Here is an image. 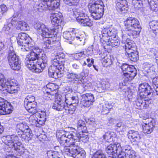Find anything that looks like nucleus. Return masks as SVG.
<instances>
[{"mask_svg": "<svg viewBox=\"0 0 158 158\" xmlns=\"http://www.w3.org/2000/svg\"><path fill=\"white\" fill-rule=\"evenodd\" d=\"M56 137L60 145L63 146L65 143L69 148L66 149L69 155L74 158H85L86 153L85 151L79 147L80 139L83 137V134L76 131H69L66 129L57 131Z\"/></svg>", "mask_w": 158, "mask_h": 158, "instance_id": "1", "label": "nucleus"}, {"mask_svg": "<svg viewBox=\"0 0 158 158\" xmlns=\"http://www.w3.org/2000/svg\"><path fill=\"white\" fill-rule=\"evenodd\" d=\"M19 136L12 135L11 136L7 135L6 137V139L5 140L6 143L10 148H14L17 152H18L19 156H21L23 153L24 148L22 145V143L20 139L22 138V139L28 141L29 139L30 135L29 132H23L18 134Z\"/></svg>", "mask_w": 158, "mask_h": 158, "instance_id": "2", "label": "nucleus"}, {"mask_svg": "<svg viewBox=\"0 0 158 158\" xmlns=\"http://www.w3.org/2000/svg\"><path fill=\"white\" fill-rule=\"evenodd\" d=\"M150 86L147 83L139 85L138 91V96L136 104L139 109H143L148 106L151 102V100L146 97L152 92Z\"/></svg>", "mask_w": 158, "mask_h": 158, "instance_id": "3", "label": "nucleus"}, {"mask_svg": "<svg viewBox=\"0 0 158 158\" xmlns=\"http://www.w3.org/2000/svg\"><path fill=\"white\" fill-rule=\"evenodd\" d=\"M100 35L101 41L106 42V44L112 47L117 48L120 45V41L116 35L117 31L112 28L104 27Z\"/></svg>", "mask_w": 158, "mask_h": 158, "instance_id": "4", "label": "nucleus"}, {"mask_svg": "<svg viewBox=\"0 0 158 158\" xmlns=\"http://www.w3.org/2000/svg\"><path fill=\"white\" fill-rule=\"evenodd\" d=\"M126 33L133 38H136L139 35L141 30L139 21L133 17H129L124 21Z\"/></svg>", "mask_w": 158, "mask_h": 158, "instance_id": "5", "label": "nucleus"}, {"mask_svg": "<svg viewBox=\"0 0 158 158\" xmlns=\"http://www.w3.org/2000/svg\"><path fill=\"white\" fill-rule=\"evenodd\" d=\"M103 2L101 0H97L88 5L91 16L95 20L100 19L102 17L104 12Z\"/></svg>", "mask_w": 158, "mask_h": 158, "instance_id": "6", "label": "nucleus"}, {"mask_svg": "<svg viewBox=\"0 0 158 158\" xmlns=\"http://www.w3.org/2000/svg\"><path fill=\"white\" fill-rule=\"evenodd\" d=\"M56 60H52V65L48 68V73L49 77L57 79L61 77L64 69L63 64L58 65V62Z\"/></svg>", "mask_w": 158, "mask_h": 158, "instance_id": "7", "label": "nucleus"}, {"mask_svg": "<svg viewBox=\"0 0 158 158\" xmlns=\"http://www.w3.org/2000/svg\"><path fill=\"white\" fill-rule=\"evenodd\" d=\"M8 61L11 68L14 70H18L21 68V61L19 56L13 52L8 54Z\"/></svg>", "mask_w": 158, "mask_h": 158, "instance_id": "8", "label": "nucleus"}, {"mask_svg": "<svg viewBox=\"0 0 158 158\" xmlns=\"http://www.w3.org/2000/svg\"><path fill=\"white\" fill-rule=\"evenodd\" d=\"M3 85H0V90L6 91L10 94L17 93L19 89L18 87L16 85V84L12 80H7L5 82Z\"/></svg>", "mask_w": 158, "mask_h": 158, "instance_id": "9", "label": "nucleus"}, {"mask_svg": "<svg viewBox=\"0 0 158 158\" xmlns=\"http://www.w3.org/2000/svg\"><path fill=\"white\" fill-rule=\"evenodd\" d=\"M31 56L30 55H27V56L25 63L27 67L32 72L36 73H40L42 72V70L38 67L37 61V58H35L34 59H31Z\"/></svg>", "mask_w": 158, "mask_h": 158, "instance_id": "10", "label": "nucleus"}, {"mask_svg": "<svg viewBox=\"0 0 158 158\" xmlns=\"http://www.w3.org/2000/svg\"><path fill=\"white\" fill-rule=\"evenodd\" d=\"M71 32L66 31L63 33V36L64 39L67 40L69 44H72L73 40L77 41L78 42H81L80 44H84L85 42V38L84 34H78L74 36H72L70 34Z\"/></svg>", "mask_w": 158, "mask_h": 158, "instance_id": "11", "label": "nucleus"}, {"mask_svg": "<svg viewBox=\"0 0 158 158\" xmlns=\"http://www.w3.org/2000/svg\"><path fill=\"white\" fill-rule=\"evenodd\" d=\"M12 109L10 103L0 97V114H9L11 112Z\"/></svg>", "mask_w": 158, "mask_h": 158, "instance_id": "12", "label": "nucleus"}, {"mask_svg": "<svg viewBox=\"0 0 158 158\" xmlns=\"http://www.w3.org/2000/svg\"><path fill=\"white\" fill-rule=\"evenodd\" d=\"M62 14L59 12L52 14L50 16L52 24L54 26V28L58 29L60 32L61 30L60 24L62 22Z\"/></svg>", "mask_w": 158, "mask_h": 158, "instance_id": "13", "label": "nucleus"}, {"mask_svg": "<svg viewBox=\"0 0 158 158\" xmlns=\"http://www.w3.org/2000/svg\"><path fill=\"white\" fill-rule=\"evenodd\" d=\"M65 105V103L63 102L62 96L58 95L56 97L52 108L56 110L61 111L64 109Z\"/></svg>", "mask_w": 158, "mask_h": 158, "instance_id": "14", "label": "nucleus"}, {"mask_svg": "<svg viewBox=\"0 0 158 158\" xmlns=\"http://www.w3.org/2000/svg\"><path fill=\"white\" fill-rule=\"evenodd\" d=\"M17 43L20 47H23V45L26 43H28L32 39L28 34L23 32H21L19 34L17 38Z\"/></svg>", "mask_w": 158, "mask_h": 158, "instance_id": "15", "label": "nucleus"}, {"mask_svg": "<svg viewBox=\"0 0 158 158\" xmlns=\"http://www.w3.org/2000/svg\"><path fill=\"white\" fill-rule=\"evenodd\" d=\"M82 99L81 102L82 104L86 107H89L93 104L94 101L93 94L91 93H87L82 95Z\"/></svg>", "mask_w": 158, "mask_h": 158, "instance_id": "16", "label": "nucleus"}, {"mask_svg": "<svg viewBox=\"0 0 158 158\" xmlns=\"http://www.w3.org/2000/svg\"><path fill=\"white\" fill-rule=\"evenodd\" d=\"M137 74L136 69L133 65H130L127 72L124 73L123 78L126 81H130L134 79Z\"/></svg>", "mask_w": 158, "mask_h": 158, "instance_id": "17", "label": "nucleus"}, {"mask_svg": "<svg viewBox=\"0 0 158 158\" xmlns=\"http://www.w3.org/2000/svg\"><path fill=\"white\" fill-rule=\"evenodd\" d=\"M60 31L58 29L54 28L52 29H49L47 27L41 33V36L43 37L48 38H51L52 37L57 36V34Z\"/></svg>", "mask_w": 158, "mask_h": 158, "instance_id": "18", "label": "nucleus"}, {"mask_svg": "<svg viewBox=\"0 0 158 158\" xmlns=\"http://www.w3.org/2000/svg\"><path fill=\"white\" fill-rule=\"evenodd\" d=\"M127 135L133 145H137L140 141L141 138L138 131L130 130L128 132Z\"/></svg>", "mask_w": 158, "mask_h": 158, "instance_id": "19", "label": "nucleus"}, {"mask_svg": "<svg viewBox=\"0 0 158 158\" xmlns=\"http://www.w3.org/2000/svg\"><path fill=\"white\" fill-rule=\"evenodd\" d=\"M148 123H144L142 125L143 131L145 133H151L153 131V128L155 125V122L154 119L152 118L148 119Z\"/></svg>", "mask_w": 158, "mask_h": 158, "instance_id": "20", "label": "nucleus"}, {"mask_svg": "<svg viewBox=\"0 0 158 158\" xmlns=\"http://www.w3.org/2000/svg\"><path fill=\"white\" fill-rule=\"evenodd\" d=\"M36 57L38 67H40L42 71L47 65V57L45 54H40Z\"/></svg>", "mask_w": 158, "mask_h": 158, "instance_id": "21", "label": "nucleus"}, {"mask_svg": "<svg viewBox=\"0 0 158 158\" xmlns=\"http://www.w3.org/2000/svg\"><path fill=\"white\" fill-rule=\"evenodd\" d=\"M101 58L103 60L102 64L106 67L112 64L114 60L113 56L107 53H103Z\"/></svg>", "mask_w": 158, "mask_h": 158, "instance_id": "22", "label": "nucleus"}, {"mask_svg": "<svg viewBox=\"0 0 158 158\" xmlns=\"http://www.w3.org/2000/svg\"><path fill=\"white\" fill-rule=\"evenodd\" d=\"M119 146L120 144L119 143L110 144L106 147V151L107 153L110 155V157L114 158V156L117 153L118 150L119 148Z\"/></svg>", "mask_w": 158, "mask_h": 158, "instance_id": "23", "label": "nucleus"}, {"mask_svg": "<svg viewBox=\"0 0 158 158\" xmlns=\"http://www.w3.org/2000/svg\"><path fill=\"white\" fill-rule=\"evenodd\" d=\"M117 10L119 13L127 11L128 8L125 0H116Z\"/></svg>", "mask_w": 158, "mask_h": 158, "instance_id": "24", "label": "nucleus"}, {"mask_svg": "<svg viewBox=\"0 0 158 158\" xmlns=\"http://www.w3.org/2000/svg\"><path fill=\"white\" fill-rule=\"evenodd\" d=\"M116 135L114 132L111 131L107 132L103 135V139L102 138L100 139L99 141H98V143L101 144L104 142V140H105L107 142H110L111 140H113V138Z\"/></svg>", "mask_w": 158, "mask_h": 158, "instance_id": "25", "label": "nucleus"}, {"mask_svg": "<svg viewBox=\"0 0 158 158\" xmlns=\"http://www.w3.org/2000/svg\"><path fill=\"white\" fill-rule=\"evenodd\" d=\"M125 47L127 53L136 50L135 44L131 40H129L128 42H127L125 43Z\"/></svg>", "mask_w": 158, "mask_h": 158, "instance_id": "26", "label": "nucleus"}, {"mask_svg": "<svg viewBox=\"0 0 158 158\" xmlns=\"http://www.w3.org/2000/svg\"><path fill=\"white\" fill-rule=\"evenodd\" d=\"M85 19H76L77 21L84 26L91 27L92 24L87 15H85Z\"/></svg>", "mask_w": 158, "mask_h": 158, "instance_id": "27", "label": "nucleus"}, {"mask_svg": "<svg viewBox=\"0 0 158 158\" xmlns=\"http://www.w3.org/2000/svg\"><path fill=\"white\" fill-rule=\"evenodd\" d=\"M42 51V49L39 48L38 47H34L32 48L31 52H30L29 54V55L31 56V59H32V58L33 59H34V58H37L36 57L40 54Z\"/></svg>", "mask_w": 158, "mask_h": 158, "instance_id": "28", "label": "nucleus"}, {"mask_svg": "<svg viewBox=\"0 0 158 158\" xmlns=\"http://www.w3.org/2000/svg\"><path fill=\"white\" fill-rule=\"evenodd\" d=\"M77 126L78 130L81 131L82 133H86L87 132V128L86 126L85 122L81 120L78 121Z\"/></svg>", "mask_w": 158, "mask_h": 158, "instance_id": "29", "label": "nucleus"}, {"mask_svg": "<svg viewBox=\"0 0 158 158\" xmlns=\"http://www.w3.org/2000/svg\"><path fill=\"white\" fill-rule=\"evenodd\" d=\"M65 56L64 53L62 52H59L56 54L55 58L53 59V60H56L58 62V65L60 66V64H64L62 62L64 60V58Z\"/></svg>", "mask_w": 158, "mask_h": 158, "instance_id": "30", "label": "nucleus"}, {"mask_svg": "<svg viewBox=\"0 0 158 158\" xmlns=\"http://www.w3.org/2000/svg\"><path fill=\"white\" fill-rule=\"evenodd\" d=\"M127 56H128L129 59L132 61L136 62L139 59L138 52L136 50L127 53Z\"/></svg>", "mask_w": 158, "mask_h": 158, "instance_id": "31", "label": "nucleus"}, {"mask_svg": "<svg viewBox=\"0 0 158 158\" xmlns=\"http://www.w3.org/2000/svg\"><path fill=\"white\" fill-rule=\"evenodd\" d=\"M28 128L29 127L26 124L19 123L17 125L16 131L19 134L21 133H23L25 130L27 131Z\"/></svg>", "mask_w": 158, "mask_h": 158, "instance_id": "32", "label": "nucleus"}, {"mask_svg": "<svg viewBox=\"0 0 158 158\" xmlns=\"http://www.w3.org/2000/svg\"><path fill=\"white\" fill-rule=\"evenodd\" d=\"M73 14L75 15L76 18L78 17H82L83 16H85V15H87V14L85 13V11L84 10H83L81 8H74L73 9Z\"/></svg>", "mask_w": 158, "mask_h": 158, "instance_id": "33", "label": "nucleus"}, {"mask_svg": "<svg viewBox=\"0 0 158 158\" xmlns=\"http://www.w3.org/2000/svg\"><path fill=\"white\" fill-rule=\"evenodd\" d=\"M66 113L70 114H73L75 109H76V105H73L72 104H66L64 109Z\"/></svg>", "mask_w": 158, "mask_h": 158, "instance_id": "34", "label": "nucleus"}, {"mask_svg": "<svg viewBox=\"0 0 158 158\" xmlns=\"http://www.w3.org/2000/svg\"><path fill=\"white\" fill-rule=\"evenodd\" d=\"M34 26L35 29L40 34L47 27L44 24L40 22L36 23Z\"/></svg>", "mask_w": 158, "mask_h": 158, "instance_id": "35", "label": "nucleus"}, {"mask_svg": "<svg viewBox=\"0 0 158 158\" xmlns=\"http://www.w3.org/2000/svg\"><path fill=\"white\" fill-rule=\"evenodd\" d=\"M31 41L32 40L30 41L28 43H26V44L23 45V47H20V48L21 51L23 52H27L30 50L31 51L32 48L34 47L31 43Z\"/></svg>", "mask_w": 158, "mask_h": 158, "instance_id": "36", "label": "nucleus"}, {"mask_svg": "<svg viewBox=\"0 0 158 158\" xmlns=\"http://www.w3.org/2000/svg\"><path fill=\"white\" fill-rule=\"evenodd\" d=\"M66 78L69 80V81H74L76 79L78 78L79 76L72 72H68L66 74Z\"/></svg>", "mask_w": 158, "mask_h": 158, "instance_id": "37", "label": "nucleus"}, {"mask_svg": "<svg viewBox=\"0 0 158 158\" xmlns=\"http://www.w3.org/2000/svg\"><path fill=\"white\" fill-rule=\"evenodd\" d=\"M18 27L21 30H28L29 29V27L28 24L25 22L22 21L18 22Z\"/></svg>", "mask_w": 158, "mask_h": 158, "instance_id": "38", "label": "nucleus"}, {"mask_svg": "<svg viewBox=\"0 0 158 158\" xmlns=\"http://www.w3.org/2000/svg\"><path fill=\"white\" fill-rule=\"evenodd\" d=\"M53 41L51 38H48L46 41L44 42L43 48L45 49H50L52 46Z\"/></svg>", "mask_w": 158, "mask_h": 158, "instance_id": "39", "label": "nucleus"}, {"mask_svg": "<svg viewBox=\"0 0 158 158\" xmlns=\"http://www.w3.org/2000/svg\"><path fill=\"white\" fill-rule=\"evenodd\" d=\"M150 28L152 30L157 31L158 33V22L156 21H152L149 23Z\"/></svg>", "mask_w": 158, "mask_h": 158, "instance_id": "40", "label": "nucleus"}, {"mask_svg": "<svg viewBox=\"0 0 158 158\" xmlns=\"http://www.w3.org/2000/svg\"><path fill=\"white\" fill-rule=\"evenodd\" d=\"M93 158H106L105 155L101 151H98L94 153Z\"/></svg>", "mask_w": 158, "mask_h": 158, "instance_id": "41", "label": "nucleus"}, {"mask_svg": "<svg viewBox=\"0 0 158 158\" xmlns=\"http://www.w3.org/2000/svg\"><path fill=\"white\" fill-rule=\"evenodd\" d=\"M35 98L31 95H28L24 100V104L35 102Z\"/></svg>", "mask_w": 158, "mask_h": 158, "instance_id": "42", "label": "nucleus"}, {"mask_svg": "<svg viewBox=\"0 0 158 158\" xmlns=\"http://www.w3.org/2000/svg\"><path fill=\"white\" fill-rule=\"evenodd\" d=\"M150 55L156 60H158V51H156L154 48L150 49Z\"/></svg>", "mask_w": 158, "mask_h": 158, "instance_id": "43", "label": "nucleus"}, {"mask_svg": "<svg viewBox=\"0 0 158 158\" xmlns=\"http://www.w3.org/2000/svg\"><path fill=\"white\" fill-rule=\"evenodd\" d=\"M85 54H84V52H81L79 53L74 54L73 57L74 59L78 60L85 57Z\"/></svg>", "mask_w": 158, "mask_h": 158, "instance_id": "44", "label": "nucleus"}, {"mask_svg": "<svg viewBox=\"0 0 158 158\" xmlns=\"http://www.w3.org/2000/svg\"><path fill=\"white\" fill-rule=\"evenodd\" d=\"M72 95L69 93L66 94L65 95V103L66 104H68L69 103L71 102Z\"/></svg>", "mask_w": 158, "mask_h": 158, "instance_id": "45", "label": "nucleus"}, {"mask_svg": "<svg viewBox=\"0 0 158 158\" xmlns=\"http://www.w3.org/2000/svg\"><path fill=\"white\" fill-rule=\"evenodd\" d=\"M45 121L46 118H44L43 119L41 118H40L39 119H38L37 124H36V126L37 127H40V126L44 125L45 124Z\"/></svg>", "mask_w": 158, "mask_h": 158, "instance_id": "46", "label": "nucleus"}, {"mask_svg": "<svg viewBox=\"0 0 158 158\" xmlns=\"http://www.w3.org/2000/svg\"><path fill=\"white\" fill-rule=\"evenodd\" d=\"M12 23H7L6 24H5L3 27V29L5 31H10L11 28L12 27Z\"/></svg>", "mask_w": 158, "mask_h": 158, "instance_id": "47", "label": "nucleus"}, {"mask_svg": "<svg viewBox=\"0 0 158 158\" xmlns=\"http://www.w3.org/2000/svg\"><path fill=\"white\" fill-rule=\"evenodd\" d=\"M26 109L29 113H31L33 114H35L37 112V107L33 108L26 107Z\"/></svg>", "mask_w": 158, "mask_h": 158, "instance_id": "48", "label": "nucleus"}, {"mask_svg": "<svg viewBox=\"0 0 158 158\" xmlns=\"http://www.w3.org/2000/svg\"><path fill=\"white\" fill-rule=\"evenodd\" d=\"M123 150H124L125 152L127 153V155L128 156V158H129V153L130 152L132 151H134L133 150H131V147L127 145H126L124 146H123Z\"/></svg>", "mask_w": 158, "mask_h": 158, "instance_id": "49", "label": "nucleus"}, {"mask_svg": "<svg viewBox=\"0 0 158 158\" xmlns=\"http://www.w3.org/2000/svg\"><path fill=\"white\" fill-rule=\"evenodd\" d=\"M130 65H128L127 64L123 63L121 66L122 70L123 72V75H124V73L127 72L128 68L129 67Z\"/></svg>", "mask_w": 158, "mask_h": 158, "instance_id": "50", "label": "nucleus"}, {"mask_svg": "<svg viewBox=\"0 0 158 158\" xmlns=\"http://www.w3.org/2000/svg\"><path fill=\"white\" fill-rule=\"evenodd\" d=\"M78 98L77 96H72V100L71 101V103L73 105L75 104H77L79 103Z\"/></svg>", "mask_w": 158, "mask_h": 158, "instance_id": "51", "label": "nucleus"}, {"mask_svg": "<svg viewBox=\"0 0 158 158\" xmlns=\"http://www.w3.org/2000/svg\"><path fill=\"white\" fill-rule=\"evenodd\" d=\"M24 106L26 108V107L28 108H33L37 107V103L36 102H34V103H27L24 104Z\"/></svg>", "mask_w": 158, "mask_h": 158, "instance_id": "52", "label": "nucleus"}, {"mask_svg": "<svg viewBox=\"0 0 158 158\" xmlns=\"http://www.w3.org/2000/svg\"><path fill=\"white\" fill-rule=\"evenodd\" d=\"M149 4L150 5V8L151 10L152 11H155L156 10L157 8V5L156 4L154 5L155 2H151L150 3L149 2Z\"/></svg>", "mask_w": 158, "mask_h": 158, "instance_id": "53", "label": "nucleus"}, {"mask_svg": "<svg viewBox=\"0 0 158 158\" xmlns=\"http://www.w3.org/2000/svg\"><path fill=\"white\" fill-rule=\"evenodd\" d=\"M71 66L73 69L77 71H78L80 68V65L79 63H73L72 64Z\"/></svg>", "mask_w": 158, "mask_h": 158, "instance_id": "54", "label": "nucleus"}, {"mask_svg": "<svg viewBox=\"0 0 158 158\" xmlns=\"http://www.w3.org/2000/svg\"><path fill=\"white\" fill-rule=\"evenodd\" d=\"M152 83L154 89L156 87H158V77L154 78L153 79Z\"/></svg>", "mask_w": 158, "mask_h": 158, "instance_id": "55", "label": "nucleus"}, {"mask_svg": "<svg viewBox=\"0 0 158 158\" xmlns=\"http://www.w3.org/2000/svg\"><path fill=\"white\" fill-rule=\"evenodd\" d=\"M132 3L134 5L135 8H140L141 7V2L139 0L136 2H133Z\"/></svg>", "mask_w": 158, "mask_h": 158, "instance_id": "56", "label": "nucleus"}, {"mask_svg": "<svg viewBox=\"0 0 158 158\" xmlns=\"http://www.w3.org/2000/svg\"><path fill=\"white\" fill-rule=\"evenodd\" d=\"M37 120L38 119L36 118L35 116H31L30 117V121L31 122L35 124L36 125V124H37Z\"/></svg>", "mask_w": 158, "mask_h": 158, "instance_id": "57", "label": "nucleus"}, {"mask_svg": "<svg viewBox=\"0 0 158 158\" xmlns=\"http://www.w3.org/2000/svg\"><path fill=\"white\" fill-rule=\"evenodd\" d=\"M0 8L1 10L2 13V14H4L7 10V8L6 6L4 4H2L0 6Z\"/></svg>", "mask_w": 158, "mask_h": 158, "instance_id": "58", "label": "nucleus"}, {"mask_svg": "<svg viewBox=\"0 0 158 158\" xmlns=\"http://www.w3.org/2000/svg\"><path fill=\"white\" fill-rule=\"evenodd\" d=\"M129 158H139L135 155V152L134 151H132L129 153Z\"/></svg>", "mask_w": 158, "mask_h": 158, "instance_id": "59", "label": "nucleus"}, {"mask_svg": "<svg viewBox=\"0 0 158 158\" xmlns=\"http://www.w3.org/2000/svg\"><path fill=\"white\" fill-rule=\"evenodd\" d=\"M6 81L5 79L4 78L3 74L0 73V85H3L2 84L4 85L5 82Z\"/></svg>", "mask_w": 158, "mask_h": 158, "instance_id": "60", "label": "nucleus"}, {"mask_svg": "<svg viewBox=\"0 0 158 158\" xmlns=\"http://www.w3.org/2000/svg\"><path fill=\"white\" fill-rule=\"evenodd\" d=\"M55 153H56L53 152H52V151H49L47 152V154L49 158H53V155L55 154Z\"/></svg>", "mask_w": 158, "mask_h": 158, "instance_id": "61", "label": "nucleus"}, {"mask_svg": "<svg viewBox=\"0 0 158 158\" xmlns=\"http://www.w3.org/2000/svg\"><path fill=\"white\" fill-rule=\"evenodd\" d=\"M122 38L123 41V42L124 41L125 42V43H126L127 42V40L128 38H127V35L126 34H123L122 35Z\"/></svg>", "mask_w": 158, "mask_h": 158, "instance_id": "62", "label": "nucleus"}, {"mask_svg": "<svg viewBox=\"0 0 158 158\" xmlns=\"http://www.w3.org/2000/svg\"><path fill=\"white\" fill-rule=\"evenodd\" d=\"M79 0H71L70 2H72V5H77L78 3Z\"/></svg>", "mask_w": 158, "mask_h": 158, "instance_id": "63", "label": "nucleus"}, {"mask_svg": "<svg viewBox=\"0 0 158 158\" xmlns=\"http://www.w3.org/2000/svg\"><path fill=\"white\" fill-rule=\"evenodd\" d=\"M95 121V119L93 118H91L88 119V122L90 124H92L94 123Z\"/></svg>", "mask_w": 158, "mask_h": 158, "instance_id": "64", "label": "nucleus"}]
</instances>
